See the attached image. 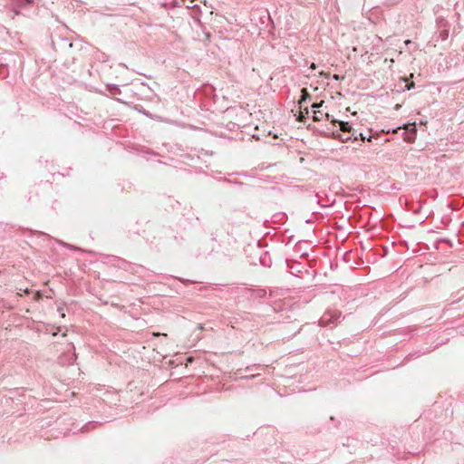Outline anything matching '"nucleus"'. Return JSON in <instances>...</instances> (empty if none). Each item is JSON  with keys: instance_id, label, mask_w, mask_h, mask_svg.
<instances>
[{"instance_id": "obj_12", "label": "nucleus", "mask_w": 464, "mask_h": 464, "mask_svg": "<svg viewBox=\"0 0 464 464\" xmlns=\"http://www.w3.org/2000/svg\"><path fill=\"white\" fill-rule=\"evenodd\" d=\"M320 75H322V76H324L325 78H328L330 76V73H327V72H321Z\"/></svg>"}, {"instance_id": "obj_18", "label": "nucleus", "mask_w": 464, "mask_h": 464, "mask_svg": "<svg viewBox=\"0 0 464 464\" xmlns=\"http://www.w3.org/2000/svg\"><path fill=\"white\" fill-rule=\"evenodd\" d=\"M382 227V219L379 218V228Z\"/></svg>"}, {"instance_id": "obj_4", "label": "nucleus", "mask_w": 464, "mask_h": 464, "mask_svg": "<svg viewBox=\"0 0 464 464\" xmlns=\"http://www.w3.org/2000/svg\"><path fill=\"white\" fill-rule=\"evenodd\" d=\"M401 127H396V128H392V129H382L381 130H379V139L381 138V133H390L391 131H392V133H395V134H398L399 133V130H401Z\"/></svg>"}, {"instance_id": "obj_8", "label": "nucleus", "mask_w": 464, "mask_h": 464, "mask_svg": "<svg viewBox=\"0 0 464 464\" xmlns=\"http://www.w3.org/2000/svg\"><path fill=\"white\" fill-rule=\"evenodd\" d=\"M383 63L387 64L388 68H391V64L393 63V60L391 59L390 61H388V59L385 58Z\"/></svg>"}, {"instance_id": "obj_17", "label": "nucleus", "mask_w": 464, "mask_h": 464, "mask_svg": "<svg viewBox=\"0 0 464 464\" xmlns=\"http://www.w3.org/2000/svg\"><path fill=\"white\" fill-rule=\"evenodd\" d=\"M405 44H411V40H407V41H405Z\"/></svg>"}, {"instance_id": "obj_11", "label": "nucleus", "mask_w": 464, "mask_h": 464, "mask_svg": "<svg viewBox=\"0 0 464 464\" xmlns=\"http://www.w3.org/2000/svg\"><path fill=\"white\" fill-rule=\"evenodd\" d=\"M152 335H153V336H155V337H158V336H160V335H162V336H165V337H166V336H167V334L153 333V334H152Z\"/></svg>"}, {"instance_id": "obj_13", "label": "nucleus", "mask_w": 464, "mask_h": 464, "mask_svg": "<svg viewBox=\"0 0 464 464\" xmlns=\"http://www.w3.org/2000/svg\"><path fill=\"white\" fill-rule=\"evenodd\" d=\"M41 298V294L39 292L35 293L34 299L39 300Z\"/></svg>"}, {"instance_id": "obj_16", "label": "nucleus", "mask_w": 464, "mask_h": 464, "mask_svg": "<svg viewBox=\"0 0 464 464\" xmlns=\"http://www.w3.org/2000/svg\"><path fill=\"white\" fill-rule=\"evenodd\" d=\"M306 256H308V255H307V254H304V255H302L300 257H301V258H304V257H306Z\"/></svg>"}, {"instance_id": "obj_7", "label": "nucleus", "mask_w": 464, "mask_h": 464, "mask_svg": "<svg viewBox=\"0 0 464 464\" xmlns=\"http://www.w3.org/2000/svg\"><path fill=\"white\" fill-rule=\"evenodd\" d=\"M304 113H305V114H308V113H309V111H308V109H307V108H305V109H304V111H301V112H300V115H299V121H303V119L305 117V116H304Z\"/></svg>"}, {"instance_id": "obj_5", "label": "nucleus", "mask_w": 464, "mask_h": 464, "mask_svg": "<svg viewBox=\"0 0 464 464\" xmlns=\"http://www.w3.org/2000/svg\"><path fill=\"white\" fill-rule=\"evenodd\" d=\"M309 96V93L306 89L302 90V99L300 100L299 103L302 104V102L306 99V97Z\"/></svg>"}, {"instance_id": "obj_14", "label": "nucleus", "mask_w": 464, "mask_h": 464, "mask_svg": "<svg viewBox=\"0 0 464 464\" xmlns=\"http://www.w3.org/2000/svg\"><path fill=\"white\" fill-rule=\"evenodd\" d=\"M322 104H323V102L321 103H314L313 108H319L322 106Z\"/></svg>"}, {"instance_id": "obj_9", "label": "nucleus", "mask_w": 464, "mask_h": 464, "mask_svg": "<svg viewBox=\"0 0 464 464\" xmlns=\"http://www.w3.org/2000/svg\"><path fill=\"white\" fill-rule=\"evenodd\" d=\"M333 78H334V80H336V81L343 80V79H344V77H343V76H340V75H338V74H334V75H333Z\"/></svg>"}, {"instance_id": "obj_1", "label": "nucleus", "mask_w": 464, "mask_h": 464, "mask_svg": "<svg viewBox=\"0 0 464 464\" xmlns=\"http://www.w3.org/2000/svg\"><path fill=\"white\" fill-rule=\"evenodd\" d=\"M417 128L415 123L404 125L401 133L403 140L407 142H413L415 140Z\"/></svg>"}, {"instance_id": "obj_6", "label": "nucleus", "mask_w": 464, "mask_h": 464, "mask_svg": "<svg viewBox=\"0 0 464 464\" xmlns=\"http://www.w3.org/2000/svg\"><path fill=\"white\" fill-rule=\"evenodd\" d=\"M340 126H341V130L343 131H347L349 130V127H348V123L347 122H343V121H340L339 122Z\"/></svg>"}, {"instance_id": "obj_15", "label": "nucleus", "mask_w": 464, "mask_h": 464, "mask_svg": "<svg viewBox=\"0 0 464 464\" xmlns=\"http://www.w3.org/2000/svg\"><path fill=\"white\" fill-rule=\"evenodd\" d=\"M310 68L312 70H315L316 69V64L314 63H312L311 65H310Z\"/></svg>"}, {"instance_id": "obj_19", "label": "nucleus", "mask_w": 464, "mask_h": 464, "mask_svg": "<svg viewBox=\"0 0 464 464\" xmlns=\"http://www.w3.org/2000/svg\"><path fill=\"white\" fill-rule=\"evenodd\" d=\"M194 283H200V281L198 280H192Z\"/></svg>"}, {"instance_id": "obj_2", "label": "nucleus", "mask_w": 464, "mask_h": 464, "mask_svg": "<svg viewBox=\"0 0 464 464\" xmlns=\"http://www.w3.org/2000/svg\"><path fill=\"white\" fill-rule=\"evenodd\" d=\"M388 88H390L392 92L396 91L397 92H400L414 88V83L409 82L404 77H400V85L398 86V88L396 86L395 89L392 88L391 86H389Z\"/></svg>"}, {"instance_id": "obj_10", "label": "nucleus", "mask_w": 464, "mask_h": 464, "mask_svg": "<svg viewBox=\"0 0 464 464\" xmlns=\"http://www.w3.org/2000/svg\"><path fill=\"white\" fill-rule=\"evenodd\" d=\"M382 248L383 249L384 253H383V255H381L379 253V257H384L387 255V247L382 246Z\"/></svg>"}, {"instance_id": "obj_3", "label": "nucleus", "mask_w": 464, "mask_h": 464, "mask_svg": "<svg viewBox=\"0 0 464 464\" xmlns=\"http://www.w3.org/2000/svg\"><path fill=\"white\" fill-rule=\"evenodd\" d=\"M313 118H314V121H320L324 119H328L329 118V114L327 112H323L319 110H314V115H313Z\"/></svg>"}]
</instances>
